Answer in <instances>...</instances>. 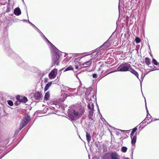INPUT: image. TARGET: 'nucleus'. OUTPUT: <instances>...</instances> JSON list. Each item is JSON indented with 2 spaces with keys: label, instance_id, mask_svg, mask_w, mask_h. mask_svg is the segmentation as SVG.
Segmentation results:
<instances>
[{
  "label": "nucleus",
  "instance_id": "obj_23",
  "mask_svg": "<svg viewBox=\"0 0 159 159\" xmlns=\"http://www.w3.org/2000/svg\"><path fill=\"white\" fill-rule=\"evenodd\" d=\"M101 56L100 55H98V52L96 53V55H94L93 57V58H92V59H96L97 60H99L101 59Z\"/></svg>",
  "mask_w": 159,
  "mask_h": 159
},
{
  "label": "nucleus",
  "instance_id": "obj_49",
  "mask_svg": "<svg viewBox=\"0 0 159 159\" xmlns=\"http://www.w3.org/2000/svg\"><path fill=\"white\" fill-rule=\"evenodd\" d=\"M8 3H11L10 2V0H8Z\"/></svg>",
  "mask_w": 159,
  "mask_h": 159
},
{
  "label": "nucleus",
  "instance_id": "obj_35",
  "mask_svg": "<svg viewBox=\"0 0 159 159\" xmlns=\"http://www.w3.org/2000/svg\"><path fill=\"white\" fill-rule=\"evenodd\" d=\"M53 106H52V107L53 108L55 107H56L57 108H59L60 107V105L58 104H53Z\"/></svg>",
  "mask_w": 159,
  "mask_h": 159
},
{
  "label": "nucleus",
  "instance_id": "obj_56",
  "mask_svg": "<svg viewBox=\"0 0 159 159\" xmlns=\"http://www.w3.org/2000/svg\"><path fill=\"white\" fill-rule=\"evenodd\" d=\"M150 55L151 56H152V55L151 54V53H150Z\"/></svg>",
  "mask_w": 159,
  "mask_h": 159
},
{
  "label": "nucleus",
  "instance_id": "obj_13",
  "mask_svg": "<svg viewBox=\"0 0 159 159\" xmlns=\"http://www.w3.org/2000/svg\"><path fill=\"white\" fill-rule=\"evenodd\" d=\"M87 107L89 110V111H94V105L93 103L92 102H89L88 104Z\"/></svg>",
  "mask_w": 159,
  "mask_h": 159
},
{
  "label": "nucleus",
  "instance_id": "obj_29",
  "mask_svg": "<svg viewBox=\"0 0 159 159\" xmlns=\"http://www.w3.org/2000/svg\"><path fill=\"white\" fill-rule=\"evenodd\" d=\"M104 49L103 48V49H101L100 51L98 52V55H100L101 54H102L104 52Z\"/></svg>",
  "mask_w": 159,
  "mask_h": 159
},
{
  "label": "nucleus",
  "instance_id": "obj_58",
  "mask_svg": "<svg viewBox=\"0 0 159 159\" xmlns=\"http://www.w3.org/2000/svg\"><path fill=\"white\" fill-rule=\"evenodd\" d=\"M76 77H77L78 79V78L77 77V76H76Z\"/></svg>",
  "mask_w": 159,
  "mask_h": 159
},
{
  "label": "nucleus",
  "instance_id": "obj_1",
  "mask_svg": "<svg viewBox=\"0 0 159 159\" xmlns=\"http://www.w3.org/2000/svg\"><path fill=\"white\" fill-rule=\"evenodd\" d=\"M61 56L60 52L58 51H55L52 60V63L53 64L52 65L51 67H52L53 65H59V63L60 61V57Z\"/></svg>",
  "mask_w": 159,
  "mask_h": 159
},
{
  "label": "nucleus",
  "instance_id": "obj_22",
  "mask_svg": "<svg viewBox=\"0 0 159 159\" xmlns=\"http://www.w3.org/2000/svg\"><path fill=\"white\" fill-rule=\"evenodd\" d=\"M27 124V123H26V122H23V121H22L20 125V129H22Z\"/></svg>",
  "mask_w": 159,
  "mask_h": 159
},
{
  "label": "nucleus",
  "instance_id": "obj_50",
  "mask_svg": "<svg viewBox=\"0 0 159 159\" xmlns=\"http://www.w3.org/2000/svg\"><path fill=\"white\" fill-rule=\"evenodd\" d=\"M159 120V119H154V120Z\"/></svg>",
  "mask_w": 159,
  "mask_h": 159
},
{
  "label": "nucleus",
  "instance_id": "obj_33",
  "mask_svg": "<svg viewBox=\"0 0 159 159\" xmlns=\"http://www.w3.org/2000/svg\"><path fill=\"white\" fill-rule=\"evenodd\" d=\"M69 117L72 120H75V117L73 115H70L69 116Z\"/></svg>",
  "mask_w": 159,
  "mask_h": 159
},
{
  "label": "nucleus",
  "instance_id": "obj_28",
  "mask_svg": "<svg viewBox=\"0 0 159 159\" xmlns=\"http://www.w3.org/2000/svg\"><path fill=\"white\" fill-rule=\"evenodd\" d=\"M152 63L155 65L157 66L159 64L157 61L154 58H153L152 60Z\"/></svg>",
  "mask_w": 159,
  "mask_h": 159
},
{
  "label": "nucleus",
  "instance_id": "obj_31",
  "mask_svg": "<svg viewBox=\"0 0 159 159\" xmlns=\"http://www.w3.org/2000/svg\"><path fill=\"white\" fill-rule=\"evenodd\" d=\"M135 41L137 43H139L140 42V39L138 37H136L135 39Z\"/></svg>",
  "mask_w": 159,
  "mask_h": 159
},
{
  "label": "nucleus",
  "instance_id": "obj_2",
  "mask_svg": "<svg viewBox=\"0 0 159 159\" xmlns=\"http://www.w3.org/2000/svg\"><path fill=\"white\" fill-rule=\"evenodd\" d=\"M130 67L131 66L129 64L127 63H123L118 67V71L122 72L127 71L129 70Z\"/></svg>",
  "mask_w": 159,
  "mask_h": 159
},
{
  "label": "nucleus",
  "instance_id": "obj_7",
  "mask_svg": "<svg viewBox=\"0 0 159 159\" xmlns=\"http://www.w3.org/2000/svg\"><path fill=\"white\" fill-rule=\"evenodd\" d=\"M129 71H130L131 73L134 74V75L136 76L139 80L140 83V85L141 86H142V83L141 82V81L139 79V74L134 69H133L131 66V67L130 68H129Z\"/></svg>",
  "mask_w": 159,
  "mask_h": 159
},
{
  "label": "nucleus",
  "instance_id": "obj_4",
  "mask_svg": "<svg viewBox=\"0 0 159 159\" xmlns=\"http://www.w3.org/2000/svg\"><path fill=\"white\" fill-rule=\"evenodd\" d=\"M57 69H54L52 70L49 74L48 76L50 79H53L56 78V74L57 73Z\"/></svg>",
  "mask_w": 159,
  "mask_h": 159
},
{
  "label": "nucleus",
  "instance_id": "obj_9",
  "mask_svg": "<svg viewBox=\"0 0 159 159\" xmlns=\"http://www.w3.org/2000/svg\"><path fill=\"white\" fill-rule=\"evenodd\" d=\"M93 111H89L88 115L89 119L91 120L93 123L95 121L94 120V116H93Z\"/></svg>",
  "mask_w": 159,
  "mask_h": 159
},
{
  "label": "nucleus",
  "instance_id": "obj_34",
  "mask_svg": "<svg viewBox=\"0 0 159 159\" xmlns=\"http://www.w3.org/2000/svg\"><path fill=\"white\" fill-rule=\"evenodd\" d=\"M146 111H147V118L148 119V118H149L148 117V116H149L150 117V118H151V115H150V114L149 113V112H148V110H146ZM148 120H149V119H148Z\"/></svg>",
  "mask_w": 159,
  "mask_h": 159
},
{
  "label": "nucleus",
  "instance_id": "obj_12",
  "mask_svg": "<svg viewBox=\"0 0 159 159\" xmlns=\"http://www.w3.org/2000/svg\"><path fill=\"white\" fill-rule=\"evenodd\" d=\"M14 13L16 16H18L21 14V11L19 7H16L14 10Z\"/></svg>",
  "mask_w": 159,
  "mask_h": 159
},
{
  "label": "nucleus",
  "instance_id": "obj_26",
  "mask_svg": "<svg viewBox=\"0 0 159 159\" xmlns=\"http://www.w3.org/2000/svg\"><path fill=\"white\" fill-rule=\"evenodd\" d=\"M73 68L72 66H70L66 68L64 71L65 72L70 70H73Z\"/></svg>",
  "mask_w": 159,
  "mask_h": 159
},
{
  "label": "nucleus",
  "instance_id": "obj_61",
  "mask_svg": "<svg viewBox=\"0 0 159 159\" xmlns=\"http://www.w3.org/2000/svg\"><path fill=\"white\" fill-rule=\"evenodd\" d=\"M93 159H95V158H94Z\"/></svg>",
  "mask_w": 159,
  "mask_h": 159
},
{
  "label": "nucleus",
  "instance_id": "obj_36",
  "mask_svg": "<svg viewBox=\"0 0 159 159\" xmlns=\"http://www.w3.org/2000/svg\"><path fill=\"white\" fill-rule=\"evenodd\" d=\"M28 22L34 28L36 26L29 20H28Z\"/></svg>",
  "mask_w": 159,
  "mask_h": 159
},
{
  "label": "nucleus",
  "instance_id": "obj_21",
  "mask_svg": "<svg viewBox=\"0 0 159 159\" xmlns=\"http://www.w3.org/2000/svg\"><path fill=\"white\" fill-rule=\"evenodd\" d=\"M50 97V93L49 92H47L45 95L44 99L46 100H47Z\"/></svg>",
  "mask_w": 159,
  "mask_h": 159
},
{
  "label": "nucleus",
  "instance_id": "obj_51",
  "mask_svg": "<svg viewBox=\"0 0 159 159\" xmlns=\"http://www.w3.org/2000/svg\"><path fill=\"white\" fill-rule=\"evenodd\" d=\"M7 141L4 143V144L6 145L7 144Z\"/></svg>",
  "mask_w": 159,
  "mask_h": 159
},
{
  "label": "nucleus",
  "instance_id": "obj_54",
  "mask_svg": "<svg viewBox=\"0 0 159 159\" xmlns=\"http://www.w3.org/2000/svg\"><path fill=\"white\" fill-rule=\"evenodd\" d=\"M6 42H7V43H8V39H7V40Z\"/></svg>",
  "mask_w": 159,
  "mask_h": 159
},
{
  "label": "nucleus",
  "instance_id": "obj_41",
  "mask_svg": "<svg viewBox=\"0 0 159 159\" xmlns=\"http://www.w3.org/2000/svg\"><path fill=\"white\" fill-rule=\"evenodd\" d=\"M120 0H119V5H118V9H119V15H120Z\"/></svg>",
  "mask_w": 159,
  "mask_h": 159
},
{
  "label": "nucleus",
  "instance_id": "obj_15",
  "mask_svg": "<svg viewBox=\"0 0 159 159\" xmlns=\"http://www.w3.org/2000/svg\"><path fill=\"white\" fill-rule=\"evenodd\" d=\"M30 117L29 116H27L24 117L22 121H23V122H26V123H27V124H28V122L30 121Z\"/></svg>",
  "mask_w": 159,
  "mask_h": 159
},
{
  "label": "nucleus",
  "instance_id": "obj_8",
  "mask_svg": "<svg viewBox=\"0 0 159 159\" xmlns=\"http://www.w3.org/2000/svg\"><path fill=\"white\" fill-rule=\"evenodd\" d=\"M110 156L111 159H120V156L116 152H112Z\"/></svg>",
  "mask_w": 159,
  "mask_h": 159
},
{
  "label": "nucleus",
  "instance_id": "obj_18",
  "mask_svg": "<svg viewBox=\"0 0 159 159\" xmlns=\"http://www.w3.org/2000/svg\"><path fill=\"white\" fill-rule=\"evenodd\" d=\"M92 62V59H90L89 61H87L84 63L83 64H82V65L83 66L84 65H87L88 66H85L88 67L89 66H90Z\"/></svg>",
  "mask_w": 159,
  "mask_h": 159
},
{
  "label": "nucleus",
  "instance_id": "obj_17",
  "mask_svg": "<svg viewBox=\"0 0 159 159\" xmlns=\"http://www.w3.org/2000/svg\"><path fill=\"white\" fill-rule=\"evenodd\" d=\"M86 138L88 143H89L91 140V136L90 133L86 132Z\"/></svg>",
  "mask_w": 159,
  "mask_h": 159
},
{
  "label": "nucleus",
  "instance_id": "obj_16",
  "mask_svg": "<svg viewBox=\"0 0 159 159\" xmlns=\"http://www.w3.org/2000/svg\"><path fill=\"white\" fill-rule=\"evenodd\" d=\"M131 139V143L132 145H134L136 142V136L135 135L130 136Z\"/></svg>",
  "mask_w": 159,
  "mask_h": 159
},
{
  "label": "nucleus",
  "instance_id": "obj_24",
  "mask_svg": "<svg viewBox=\"0 0 159 159\" xmlns=\"http://www.w3.org/2000/svg\"><path fill=\"white\" fill-rule=\"evenodd\" d=\"M113 61L114 60L113 59L110 58L107 60V61L106 62L107 64H110L111 63H112Z\"/></svg>",
  "mask_w": 159,
  "mask_h": 159
},
{
  "label": "nucleus",
  "instance_id": "obj_14",
  "mask_svg": "<svg viewBox=\"0 0 159 159\" xmlns=\"http://www.w3.org/2000/svg\"><path fill=\"white\" fill-rule=\"evenodd\" d=\"M71 113H73L74 115L77 116H81L83 114V113H79L78 111H75L74 110H72L71 111Z\"/></svg>",
  "mask_w": 159,
  "mask_h": 159
},
{
  "label": "nucleus",
  "instance_id": "obj_20",
  "mask_svg": "<svg viewBox=\"0 0 159 159\" xmlns=\"http://www.w3.org/2000/svg\"><path fill=\"white\" fill-rule=\"evenodd\" d=\"M145 62L147 65L149 66V65L151 64L150 59L148 57H146L145 58Z\"/></svg>",
  "mask_w": 159,
  "mask_h": 159
},
{
  "label": "nucleus",
  "instance_id": "obj_42",
  "mask_svg": "<svg viewBox=\"0 0 159 159\" xmlns=\"http://www.w3.org/2000/svg\"><path fill=\"white\" fill-rule=\"evenodd\" d=\"M63 70V69H61L60 70L58 71V74L60 75L61 73V71Z\"/></svg>",
  "mask_w": 159,
  "mask_h": 159
},
{
  "label": "nucleus",
  "instance_id": "obj_46",
  "mask_svg": "<svg viewBox=\"0 0 159 159\" xmlns=\"http://www.w3.org/2000/svg\"><path fill=\"white\" fill-rule=\"evenodd\" d=\"M75 68L76 69H77L79 68V66L77 65L75 66Z\"/></svg>",
  "mask_w": 159,
  "mask_h": 159
},
{
  "label": "nucleus",
  "instance_id": "obj_59",
  "mask_svg": "<svg viewBox=\"0 0 159 159\" xmlns=\"http://www.w3.org/2000/svg\"><path fill=\"white\" fill-rule=\"evenodd\" d=\"M9 139H8V142L9 141Z\"/></svg>",
  "mask_w": 159,
  "mask_h": 159
},
{
  "label": "nucleus",
  "instance_id": "obj_57",
  "mask_svg": "<svg viewBox=\"0 0 159 159\" xmlns=\"http://www.w3.org/2000/svg\"><path fill=\"white\" fill-rule=\"evenodd\" d=\"M98 111H99V109H98Z\"/></svg>",
  "mask_w": 159,
  "mask_h": 159
},
{
  "label": "nucleus",
  "instance_id": "obj_19",
  "mask_svg": "<svg viewBox=\"0 0 159 159\" xmlns=\"http://www.w3.org/2000/svg\"><path fill=\"white\" fill-rule=\"evenodd\" d=\"M52 84V82H49V83H47L46 84V85L44 88V91H46L48 89L49 87L51 86Z\"/></svg>",
  "mask_w": 159,
  "mask_h": 159
},
{
  "label": "nucleus",
  "instance_id": "obj_48",
  "mask_svg": "<svg viewBox=\"0 0 159 159\" xmlns=\"http://www.w3.org/2000/svg\"><path fill=\"white\" fill-rule=\"evenodd\" d=\"M102 65L101 67H100L99 68V70H100L101 69V67H102Z\"/></svg>",
  "mask_w": 159,
  "mask_h": 159
},
{
  "label": "nucleus",
  "instance_id": "obj_60",
  "mask_svg": "<svg viewBox=\"0 0 159 159\" xmlns=\"http://www.w3.org/2000/svg\"><path fill=\"white\" fill-rule=\"evenodd\" d=\"M93 159H95V158H94Z\"/></svg>",
  "mask_w": 159,
  "mask_h": 159
},
{
  "label": "nucleus",
  "instance_id": "obj_32",
  "mask_svg": "<svg viewBox=\"0 0 159 159\" xmlns=\"http://www.w3.org/2000/svg\"><path fill=\"white\" fill-rule=\"evenodd\" d=\"M151 71H150V70H149V71H146V73H145V74H144V76L143 77V76L142 75V77H141V79H142V81H143V79L144 77V76H145V75H147V74H148V73H149Z\"/></svg>",
  "mask_w": 159,
  "mask_h": 159
},
{
  "label": "nucleus",
  "instance_id": "obj_40",
  "mask_svg": "<svg viewBox=\"0 0 159 159\" xmlns=\"http://www.w3.org/2000/svg\"><path fill=\"white\" fill-rule=\"evenodd\" d=\"M93 78H96L97 77V75L96 74H93Z\"/></svg>",
  "mask_w": 159,
  "mask_h": 159
},
{
  "label": "nucleus",
  "instance_id": "obj_11",
  "mask_svg": "<svg viewBox=\"0 0 159 159\" xmlns=\"http://www.w3.org/2000/svg\"><path fill=\"white\" fill-rule=\"evenodd\" d=\"M14 3L12 2L11 3H8L7 6L6 12H9L13 9Z\"/></svg>",
  "mask_w": 159,
  "mask_h": 159
},
{
  "label": "nucleus",
  "instance_id": "obj_53",
  "mask_svg": "<svg viewBox=\"0 0 159 159\" xmlns=\"http://www.w3.org/2000/svg\"><path fill=\"white\" fill-rule=\"evenodd\" d=\"M23 21H27V20H24Z\"/></svg>",
  "mask_w": 159,
  "mask_h": 159
},
{
  "label": "nucleus",
  "instance_id": "obj_5",
  "mask_svg": "<svg viewBox=\"0 0 159 159\" xmlns=\"http://www.w3.org/2000/svg\"><path fill=\"white\" fill-rule=\"evenodd\" d=\"M34 28L37 31L38 33H39L40 34V35L43 37V39L45 40V41L47 43H48L52 45L51 43L45 37L44 35L43 34V33L40 31V30L39 29H38L36 26H35V27Z\"/></svg>",
  "mask_w": 159,
  "mask_h": 159
},
{
  "label": "nucleus",
  "instance_id": "obj_43",
  "mask_svg": "<svg viewBox=\"0 0 159 159\" xmlns=\"http://www.w3.org/2000/svg\"><path fill=\"white\" fill-rule=\"evenodd\" d=\"M145 103L146 109L147 110H148V108H147V103H146V99H145Z\"/></svg>",
  "mask_w": 159,
  "mask_h": 159
},
{
  "label": "nucleus",
  "instance_id": "obj_3",
  "mask_svg": "<svg viewBox=\"0 0 159 159\" xmlns=\"http://www.w3.org/2000/svg\"><path fill=\"white\" fill-rule=\"evenodd\" d=\"M42 95L39 92H37L35 93L33 96V98L34 101L38 102L42 99Z\"/></svg>",
  "mask_w": 159,
  "mask_h": 159
},
{
  "label": "nucleus",
  "instance_id": "obj_27",
  "mask_svg": "<svg viewBox=\"0 0 159 159\" xmlns=\"http://www.w3.org/2000/svg\"><path fill=\"white\" fill-rule=\"evenodd\" d=\"M127 148L125 147H122L121 148V151L123 152H125L127 150Z\"/></svg>",
  "mask_w": 159,
  "mask_h": 159
},
{
  "label": "nucleus",
  "instance_id": "obj_37",
  "mask_svg": "<svg viewBox=\"0 0 159 159\" xmlns=\"http://www.w3.org/2000/svg\"><path fill=\"white\" fill-rule=\"evenodd\" d=\"M21 129H20V128H19V129H16L15 131V134H17Z\"/></svg>",
  "mask_w": 159,
  "mask_h": 159
},
{
  "label": "nucleus",
  "instance_id": "obj_39",
  "mask_svg": "<svg viewBox=\"0 0 159 159\" xmlns=\"http://www.w3.org/2000/svg\"><path fill=\"white\" fill-rule=\"evenodd\" d=\"M92 53H93V52L91 53H90V54H89V53H84V54H85V55H84V56H82V57H81V58H82V57H85V56H88V55H90L91 54H92Z\"/></svg>",
  "mask_w": 159,
  "mask_h": 159
},
{
  "label": "nucleus",
  "instance_id": "obj_52",
  "mask_svg": "<svg viewBox=\"0 0 159 159\" xmlns=\"http://www.w3.org/2000/svg\"><path fill=\"white\" fill-rule=\"evenodd\" d=\"M119 130L121 131H124V130H121V129H119Z\"/></svg>",
  "mask_w": 159,
  "mask_h": 159
},
{
  "label": "nucleus",
  "instance_id": "obj_55",
  "mask_svg": "<svg viewBox=\"0 0 159 159\" xmlns=\"http://www.w3.org/2000/svg\"><path fill=\"white\" fill-rule=\"evenodd\" d=\"M103 70H102V71L101 72V73H103Z\"/></svg>",
  "mask_w": 159,
  "mask_h": 159
},
{
  "label": "nucleus",
  "instance_id": "obj_38",
  "mask_svg": "<svg viewBox=\"0 0 159 159\" xmlns=\"http://www.w3.org/2000/svg\"><path fill=\"white\" fill-rule=\"evenodd\" d=\"M156 70H159V69H158V68H157L156 66H154L153 69L151 70L150 71H152Z\"/></svg>",
  "mask_w": 159,
  "mask_h": 159
},
{
  "label": "nucleus",
  "instance_id": "obj_25",
  "mask_svg": "<svg viewBox=\"0 0 159 159\" xmlns=\"http://www.w3.org/2000/svg\"><path fill=\"white\" fill-rule=\"evenodd\" d=\"M137 129L136 127H135L133 129L132 131L130 133V136H134V133L137 130Z\"/></svg>",
  "mask_w": 159,
  "mask_h": 159
},
{
  "label": "nucleus",
  "instance_id": "obj_6",
  "mask_svg": "<svg viewBox=\"0 0 159 159\" xmlns=\"http://www.w3.org/2000/svg\"><path fill=\"white\" fill-rule=\"evenodd\" d=\"M16 99L19 102H24L25 103L26 102L28 101L27 98L25 96H17L16 97Z\"/></svg>",
  "mask_w": 159,
  "mask_h": 159
},
{
  "label": "nucleus",
  "instance_id": "obj_45",
  "mask_svg": "<svg viewBox=\"0 0 159 159\" xmlns=\"http://www.w3.org/2000/svg\"><path fill=\"white\" fill-rule=\"evenodd\" d=\"M66 90H69V89L67 87H66L64 88Z\"/></svg>",
  "mask_w": 159,
  "mask_h": 159
},
{
  "label": "nucleus",
  "instance_id": "obj_30",
  "mask_svg": "<svg viewBox=\"0 0 159 159\" xmlns=\"http://www.w3.org/2000/svg\"><path fill=\"white\" fill-rule=\"evenodd\" d=\"M8 104L10 106H12L13 105V102L11 100H8L7 101Z\"/></svg>",
  "mask_w": 159,
  "mask_h": 159
},
{
  "label": "nucleus",
  "instance_id": "obj_47",
  "mask_svg": "<svg viewBox=\"0 0 159 159\" xmlns=\"http://www.w3.org/2000/svg\"><path fill=\"white\" fill-rule=\"evenodd\" d=\"M95 145L97 147H98V144L96 143H95Z\"/></svg>",
  "mask_w": 159,
  "mask_h": 159
},
{
  "label": "nucleus",
  "instance_id": "obj_10",
  "mask_svg": "<svg viewBox=\"0 0 159 159\" xmlns=\"http://www.w3.org/2000/svg\"><path fill=\"white\" fill-rule=\"evenodd\" d=\"M111 45V43L109 42V40L105 42L102 46H101L100 48L102 47H103L104 49H107Z\"/></svg>",
  "mask_w": 159,
  "mask_h": 159
},
{
  "label": "nucleus",
  "instance_id": "obj_44",
  "mask_svg": "<svg viewBox=\"0 0 159 159\" xmlns=\"http://www.w3.org/2000/svg\"><path fill=\"white\" fill-rule=\"evenodd\" d=\"M113 72H114V71H111V72H109V73H107V74H106L104 76H103V77H104V76H105L107 75H108V74H110V73H112Z\"/></svg>",
  "mask_w": 159,
  "mask_h": 159
}]
</instances>
